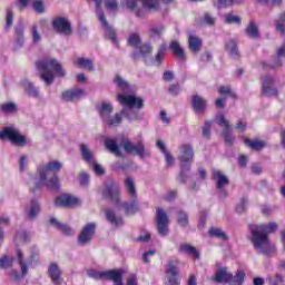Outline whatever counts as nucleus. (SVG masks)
Returning <instances> with one entry per match:
<instances>
[{"label": "nucleus", "instance_id": "59", "mask_svg": "<svg viewBox=\"0 0 285 285\" xmlns=\"http://www.w3.org/2000/svg\"><path fill=\"white\" fill-rule=\"evenodd\" d=\"M263 88H268L275 83V78L273 76H265L262 79Z\"/></svg>", "mask_w": 285, "mask_h": 285}, {"label": "nucleus", "instance_id": "45", "mask_svg": "<svg viewBox=\"0 0 285 285\" xmlns=\"http://www.w3.org/2000/svg\"><path fill=\"white\" fill-rule=\"evenodd\" d=\"M245 144L246 146H248L249 148H252L253 150H262V148H264V141L261 140H250L248 138H245Z\"/></svg>", "mask_w": 285, "mask_h": 285}, {"label": "nucleus", "instance_id": "13", "mask_svg": "<svg viewBox=\"0 0 285 285\" xmlns=\"http://www.w3.org/2000/svg\"><path fill=\"white\" fill-rule=\"evenodd\" d=\"M95 233H97V224L88 223L81 229L78 236V244L79 246H87L92 242V237H95Z\"/></svg>", "mask_w": 285, "mask_h": 285}, {"label": "nucleus", "instance_id": "38", "mask_svg": "<svg viewBox=\"0 0 285 285\" xmlns=\"http://www.w3.org/2000/svg\"><path fill=\"white\" fill-rule=\"evenodd\" d=\"M75 65L79 66V68H85L86 70H95V65L92 63V60L88 58H78Z\"/></svg>", "mask_w": 285, "mask_h": 285}, {"label": "nucleus", "instance_id": "20", "mask_svg": "<svg viewBox=\"0 0 285 285\" xmlns=\"http://www.w3.org/2000/svg\"><path fill=\"white\" fill-rule=\"evenodd\" d=\"M63 168V165L57 160L50 161L47 165L40 166L38 169V175H41V181H46V177L50 176V173H59Z\"/></svg>", "mask_w": 285, "mask_h": 285}, {"label": "nucleus", "instance_id": "23", "mask_svg": "<svg viewBox=\"0 0 285 285\" xmlns=\"http://www.w3.org/2000/svg\"><path fill=\"white\" fill-rule=\"evenodd\" d=\"M191 108L196 115H204L208 108V101L199 95L191 96Z\"/></svg>", "mask_w": 285, "mask_h": 285}, {"label": "nucleus", "instance_id": "4", "mask_svg": "<svg viewBox=\"0 0 285 285\" xmlns=\"http://www.w3.org/2000/svg\"><path fill=\"white\" fill-rule=\"evenodd\" d=\"M127 43L130 48H135L130 53L132 61H139V59H142L146 63L148 61V57L153 55V45L142 43L139 33L129 35Z\"/></svg>", "mask_w": 285, "mask_h": 285}, {"label": "nucleus", "instance_id": "55", "mask_svg": "<svg viewBox=\"0 0 285 285\" xmlns=\"http://www.w3.org/2000/svg\"><path fill=\"white\" fill-rule=\"evenodd\" d=\"M225 23H236L237 26H239V24H242V17L227 14L225 17Z\"/></svg>", "mask_w": 285, "mask_h": 285}, {"label": "nucleus", "instance_id": "48", "mask_svg": "<svg viewBox=\"0 0 285 285\" xmlns=\"http://www.w3.org/2000/svg\"><path fill=\"white\" fill-rule=\"evenodd\" d=\"M203 21L206 23V26H215V23H217V18L210 12H205L203 16Z\"/></svg>", "mask_w": 285, "mask_h": 285}, {"label": "nucleus", "instance_id": "56", "mask_svg": "<svg viewBox=\"0 0 285 285\" xmlns=\"http://www.w3.org/2000/svg\"><path fill=\"white\" fill-rule=\"evenodd\" d=\"M0 108L2 112H14L17 110V105H14V102H7L2 104Z\"/></svg>", "mask_w": 285, "mask_h": 285}, {"label": "nucleus", "instance_id": "41", "mask_svg": "<svg viewBox=\"0 0 285 285\" xmlns=\"http://www.w3.org/2000/svg\"><path fill=\"white\" fill-rule=\"evenodd\" d=\"M166 50H168V46H166V43H161L155 56V61L156 63H158V66H161V62L164 61V57H166Z\"/></svg>", "mask_w": 285, "mask_h": 285}, {"label": "nucleus", "instance_id": "63", "mask_svg": "<svg viewBox=\"0 0 285 285\" xmlns=\"http://www.w3.org/2000/svg\"><path fill=\"white\" fill-rule=\"evenodd\" d=\"M247 126H248V125L246 124V120L239 119L238 122L236 124V130H237L238 132H245Z\"/></svg>", "mask_w": 285, "mask_h": 285}, {"label": "nucleus", "instance_id": "16", "mask_svg": "<svg viewBox=\"0 0 285 285\" xmlns=\"http://www.w3.org/2000/svg\"><path fill=\"white\" fill-rule=\"evenodd\" d=\"M179 262L168 261L167 268L165 271L168 285H179Z\"/></svg>", "mask_w": 285, "mask_h": 285}, {"label": "nucleus", "instance_id": "50", "mask_svg": "<svg viewBox=\"0 0 285 285\" xmlns=\"http://www.w3.org/2000/svg\"><path fill=\"white\" fill-rule=\"evenodd\" d=\"M218 92H219L220 95H225V96H227V97H233L234 99L237 97V94H235V92L233 91V89H230L229 86H222V87H219V88H218Z\"/></svg>", "mask_w": 285, "mask_h": 285}, {"label": "nucleus", "instance_id": "57", "mask_svg": "<svg viewBox=\"0 0 285 285\" xmlns=\"http://www.w3.org/2000/svg\"><path fill=\"white\" fill-rule=\"evenodd\" d=\"M233 6V0H217V10H223V8H230Z\"/></svg>", "mask_w": 285, "mask_h": 285}, {"label": "nucleus", "instance_id": "40", "mask_svg": "<svg viewBox=\"0 0 285 285\" xmlns=\"http://www.w3.org/2000/svg\"><path fill=\"white\" fill-rule=\"evenodd\" d=\"M177 224L180 225L181 228H187L189 220H188V213L185 210L177 212Z\"/></svg>", "mask_w": 285, "mask_h": 285}, {"label": "nucleus", "instance_id": "1", "mask_svg": "<svg viewBox=\"0 0 285 285\" xmlns=\"http://www.w3.org/2000/svg\"><path fill=\"white\" fill-rule=\"evenodd\" d=\"M118 101L124 108L119 114H115L114 117L110 115H112L115 108L110 104L102 102L97 106L100 119H102L109 128L119 126L122 121V117L128 119V121H137L138 119H141V116L139 115V110L144 108V100L141 97L135 95H118Z\"/></svg>", "mask_w": 285, "mask_h": 285}, {"label": "nucleus", "instance_id": "29", "mask_svg": "<svg viewBox=\"0 0 285 285\" xmlns=\"http://www.w3.org/2000/svg\"><path fill=\"white\" fill-rule=\"evenodd\" d=\"M86 91L83 89H75L69 91H63L61 99L62 101H79V98L83 97Z\"/></svg>", "mask_w": 285, "mask_h": 285}, {"label": "nucleus", "instance_id": "64", "mask_svg": "<svg viewBox=\"0 0 285 285\" xmlns=\"http://www.w3.org/2000/svg\"><path fill=\"white\" fill-rule=\"evenodd\" d=\"M90 181V176L86 173L80 174L79 176V183L80 186H88V183Z\"/></svg>", "mask_w": 285, "mask_h": 285}, {"label": "nucleus", "instance_id": "26", "mask_svg": "<svg viewBox=\"0 0 285 285\" xmlns=\"http://www.w3.org/2000/svg\"><path fill=\"white\" fill-rule=\"evenodd\" d=\"M40 213H41V204H39V202L35 199H32L30 202L29 207L24 209V215H27L30 222H35V218L39 217Z\"/></svg>", "mask_w": 285, "mask_h": 285}, {"label": "nucleus", "instance_id": "14", "mask_svg": "<svg viewBox=\"0 0 285 285\" xmlns=\"http://www.w3.org/2000/svg\"><path fill=\"white\" fill-rule=\"evenodd\" d=\"M51 26L58 35H65L66 37L72 35V24H70L68 18L57 17L52 20Z\"/></svg>", "mask_w": 285, "mask_h": 285}, {"label": "nucleus", "instance_id": "21", "mask_svg": "<svg viewBox=\"0 0 285 285\" xmlns=\"http://www.w3.org/2000/svg\"><path fill=\"white\" fill-rule=\"evenodd\" d=\"M55 204L58 208H72V206H77V204H79V198L70 194H62L56 198Z\"/></svg>", "mask_w": 285, "mask_h": 285}, {"label": "nucleus", "instance_id": "35", "mask_svg": "<svg viewBox=\"0 0 285 285\" xmlns=\"http://www.w3.org/2000/svg\"><path fill=\"white\" fill-rule=\"evenodd\" d=\"M245 35L246 37H249V39H259V27H257L255 20L249 21L245 28Z\"/></svg>", "mask_w": 285, "mask_h": 285}, {"label": "nucleus", "instance_id": "22", "mask_svg": "<svg viewBox=\"0 0 285 285\" xmlns=\"http://www.w3.org/2000/svg\"><path fill=\"white\" fill-rule=\"evenodd\" d=\"M48 188V190H59V177L53 175L49 180L48 177L41 181V174H38V180L36 181V188Z\"/></svg>", "mask_w": 285, "mask_h": 285}, {"label": "nucleus", "instance_id": "19", "mask_svg": "<svg viewBox=\"0 0 285 285\" xmlns=\"http://www.w3.org/2000/svg\"><path fill=\"white\" fill-rule=\"evenodd\" d=\"M216 121L218 126L224 128L222 135L224 137L225 144L227 146H233V144H235V137L230 136V132L228 131V129L230 128V122L226 120V116L224 115L216 116Z\"/></svg>", "mask_w": 285, "mask_h": 285}, {"label": "nucleus", "instance_id": "37", "mask_svg": "<svg viewBox=\"0 0 285 285\" xmlns=\"http://www.w3.org/2000/svg\"><path fill=\"white\" fill-rule=\"evenodd\" d=\"M190 170V164H180V173L176 178L178 184H186L188 179V173Z\"/></svg>", "mask_w": 285, "mask_h": 285}, {"label": "nucleus", "instance_id": "7", "mask_svg": "<svg viewBox=\"0 0 285 285\" xmlns=\"http://www.w3.org/2000/svg\"><path fill=\"white\" fill-rule=\"evenodd\" d=\"M246 273H244V271L242 269H239L236 275L233 276V273L228 271V267L219 266L216 269L213 282H216V284L243 285Z\"/></svg>", "mask_w": 285, "mask_h": 285}, {"label": "nucleus", "instance_id": "34", "mask_svg": "<svg viewBox=\"0 0 285 285\" xmlns=\"http://www.w3.org/2000/svg\"><path fill=\"white\" fill-rule=\"evenodd\" d=\"M22 86L24 88V92L32 97L33 99H39V89L32 83L30 80H23Z\"/></svg>", "mask_w": 285, "mask_h": 285}, {"label": "nucleus", "instance_id": "58", "mask_svg": "<svg viewBox=\"0 0 285 285\" xmlns=\"http://www.w3.org/2000/svg\"><path fill=\"white\" fill-rule=\"evenodd\" d=\"M206 219H208V210L200 212L199 223H198L199 228L206 227Z\"/></svg>", "mask_w": 285, "mask_h": 285}, {"label": "nucleus", "instance_id": "11", "mask_svg": "<svg viewBox=\"0 0 285 285\" xmlns=\"http://www.w3.org/2000/svg\"><path fill=\"white\" fill-rule=\"evenodd\" d=\"M80 153L82 155L83 161H86L89 166L92 167V170L96 173V175L101 176L104 173H106V169L99 164H97V160L95 159V154L90 148H88V145L81 144L80 145Z\"/></svg>", "mask_w": 285, "mask_h": 285}, {"label": "nucleus", "instance_id": "51", "mask_svg": "<svg viewBox=\"0 0 285 285\" xmlns=\"http://www.w3.org/2000/svg\"><path fill=\"white\" fill-rule=\"evenodd\" d=\"M14 21V13L12 9H7V17H6V30H10L12 28V22Z\"/></svg>", "mask_w": 285, "mask_h": 285}, {"label": "nucleus", "instance_id": "62", "mask_svg": "<svg viewBox=\"0 0 285 285\" xmlns=\"http://www.w3.org/2000/svg\"><path fill=\"white\" fill-rule=\"evenodd\" d=\"M285 21H282V16H279V19L275 21L276 30L281 32V35H285Z\"/></svg>", "mask_w": 285, "mask_h": 285}, {"label": "nucleus", "instance_id": "24", "mask_svg": "<svg viewBox=\"0 0 285 285\" xmlns=\"http://www.w3.org/2000/svg\"><path fill=\"white\" fill-rule=\"evenodd\" d=\"M195 158V151L193 150V146L185 144L180 146V154L178 159L180 164H190Z\"/></svg>", "mask_w": 285, "mask_h": 285}, {"label": "nucleus", "instance_id": "46", "mask_svg": "<svg viewBox=\"0 0 285 285\" xmlns=\"http://www.w3.org/2000/svg\"><path fill=\"white\" fill-rule=\"evenodd\" d=\"M115 83H116L117 88H119L122 92H128V90L130 88L128 82L126 80H124V78H121L120 76H116Z\"/></svg>", "mask_w": 285, "mask_h": 285}, {"label": "nucleus", "instance_id": "25", "mask_svg": "<svg viewBox=\"0 0 285 285\" xmlns=\"http://www.w3.org/2000/svg\"><path fill=\"white\" fill-rule=\"evenodd\" d=\"M62 272L59 264L51 263L48 267V276L55 285H61L63 279L61 278Z\"/></svg>", "mask_w": 285, "mask_h": 285}, {"label": "nucleus", "instance_id": "43", "mask_svg": "<svg viewBox=\"0 0 285 285\" xmlns=\"http://www.w3.org/2000/svg\"><path fill=\"white\" fill-rule=\"evenodd\" d=\"M179 253H187L188 255H193L194 257H199V253L197 252V248L188 244L180 245Z\"/></svg>", "mask_w": 285, "mask_h": 285}, {"label": "nucleus", "instance_id": "28", "mask_svg": "<svg viewBox=\"0 0 285 285\" xmlns=\"http://www.w3.org/2000/svg\"><path fill=\"white\" fill-rule=\"evenodd\" d=\"M105 217L107 222L111 224V226H115L116 228H119V226H124V218L117 217V213H115V209H105Z\"/></svg>", "mask_w": 285, "mask_h": 285}, {"label": "nucleus", "instance_id": "5", "mask_svg": "<svg viewBox=\"0 0 285 285\" xmlns=\"http://www.w3.org/2000/svg\"><path fill=\"white\" fill-rule=\"evenodd\" d=\"M125 188L127 195H129V200L118 205V208L124 210L126 215H135V213H139V200L137 196V187L135 186L132 177H127L125 179Z\"/></svg>", "mask_w": 285, "mask_h": 285}, {"label": "nucleus", "instance_id": "52", "mask_svg": "<svg viewBox=\"0 0 285 285\" xmlns=\"http://www.w3.org/2000/svg\"><path fill=\"white\" fill-rule=\"evenodd\" d=\"M267 282L269 285H281L284 284V276L282 274H275L274 277H268Z\"/></svg>", "mask_w": 285, "mask_h": 285}, {"label": "nucleus", "instance_id": "27", "mask_svg": "<svg viewBox=\"0 0 285 285\" xmlns=\"http://www.w3.org/2000/svg\"><path fill=\"white\" fill-rule=\"evenodd\" d=\"M212 178L214 179V181H216L217 189L225 188V186H228L230 184L228 176L224 175V173L219 171L218 169H213Z\"/></svg>", "mask_w": 285, "mask_h": 285}, {"label": "nucleus", "instance_id": "54", "mask_svg": "<svg viewBox=\"0 0 285 285\" xmlns=\"http://www.w3.org/2000/svg\"><path fill=\"white\" fill-rule=\"evenodd\" d=\"M263 95H265V97H277L278 91L277 88L275 87H263Z\"/></svg>", "mask_w": 285, "mask_h": 285}, {"label": "nucleus", "instance_id": "17", "mask_svg": "<svg viewBox=\"0 0 285 285\" xmlns=\"http://www.w3.org/2000/svg\"><path fill=\"white\" fill-rule=\"evenodd\" d=\"M168 215L166 212L161 208L156 209V224H157V230L158 234H160L161 237H166L168 235Z\"/></svg>", "mask_w": 285, "mask_h": 285}, {"label": "nucleus", "instance_id": "18", "mask_svg": "<svg viewBox=\"0 0 285 285\" xmlns=\"http://www.w3.org/2000/svg\"><path fill=\"white\" fill-rule=\"evenodd\" d=\"M0 139H9V141H12L16 146H23L26 144V138L10 127L4 128V130L0 132Z\"/></svg>", "mask_w": 285, "mask_h": 285}, {"label": "nucleus", "instance_id": "9", "mask_svg": "<svg viewBox=\"0 0 285 285\" xmlns=\"http://www.w3.org/2000/svg\"><path fill=\"white\" fill-rule=\"evenodd\" d=\"M96 1V14L101 22V26L105 28V37L106 39H110L114 46L119 48V40H117V31L110 24H108V20H106V14L104 10H101V3L104 0H95Z\"/></svg>", "mask_w": 285, "mask_h": 285}, {"label": "nucleus", "instance_id": "53", "mask_svg": "<svg viewBox=\"0 0 285 285\" xmlns=\"http://www.w3.org/2000/svg\"><path fill=\"white\" fill-rule=\"evenodd\" d=\"M212 127H213V121L206 120L203 126V137H205V139H210V128Z\"/></svg>", "mask_w": 285, "mask_h": 285}, {"label": "nucleus", "instance_id": "39", "mask_svg": "<svg viewBox=\"0 0 285 285\" xmlns=\"http://www.w3.org/2000/svg\"><path fill=\"white\" fill-rule=\"evenodd\" d=\"M208 233L210 237H216L217 239H222L223 242H228V235H226L222 230V228L212 227Z\"/></svg>", "mask_w": 285, "mask_h": 285}, {"label": "nucleus", "instance_id": "49", "mask_svg": "<svg viewBox=\"0 0 285 285\" xmlns=\"http://www.w3.org/2000/svg\"><path fill=\"white\" fill-rule=\"evenodd\" d=\"M33 10L38 14H43L46 12V6L43 4V0H35L33 1Z\"/></svg>", "mask_w": 285, "mask_h": 285}, {"label": "nucleus", "instance_id": "47", "mask_svg": "<svg viewBox=\"0 0 285 285\" xmlns=\"http://www.w3.org/2000/svg\"><path fill=\"white\" fill-rule=\"evenodd\" d=\"M14 263V257L12 256H2L0 257V268H11L12 264Z\"/></svg>", "mask_w": 285, "mask_h": 285}, {"label": "nucleus", "instance_id": "44", "mask_svg": "<svg viewBox=\"0 0 285 285\" xmlns=\"http://www.w3.org/2000/svg\"><path fill=\"white\" fill-rule=\"evenodd\" d=\"M164 35V26H153L149 29L150 39H159Z\"/></svg>", "mask_w": 285, "mask_h": 285}, {"label": "nucleus", "instance_id": "42", "mask_svg": "<svg viewBox=\"0 0 285 285\" xmlns=\"http://www.w3.org/2000/svg\"><path fill=\"white\" fill-rule=\"evenodd\" d=\"M105 8L108 12L117 14L119 12V2L117 0H105Z\"/></svg>", "mask_w": 285, "mask_h": 285}, {"label": "nucleus", "instance_id": "61", "mask_svg": "<svg viewBox=\"0 0 285 285\" xmlns=\"http://www.w3.org/2000/svg\"><path fill=\"white\" fill-rule=\"evenodd\" d=\"M32 41L33 43H39V41H41V35L39 33L37 26L32 27Z\"/></svg>", "mask_w": 285, "mask_h": 285}, {"label": "nucleus", "instance_id": "10", "mask_svg": "<svg viewBox=\"0 0 285 285\" xmlns=\"http://www.w3.org/2000/svg\"><path fill=\"white\" fill-rule=\"evenodd\" d=\"M105 279L114 282V285H124V269L105 271ZM126 285H139L137 275L130 274L127 278Z\"/></svg>", "mask_w": 285, "mask_h": 285}, {"label": "nucleus", "instance_id": "36", "mask_svg": "<svg viewBox=\"0 0 285 285\" xmlns=\"http://www.w3.org/2000/svg\"><path fill=\"white\" fill-rule=\"evenodd\" d=\"M188 46L189 50H191L194 55H197V52L202 50V39H199L197 36H189Z\"/></svg>", "mask_w": 285, "mask_h": 285}, {"label": "nucleus", "instance_id": "6", "mask_svg": "<svg viewBox=\"0 0 285 285\" xmlns=\"http://www.w3.org/2000/svg\"><path fill=\"white\" fill-rule=\"evenodd\" d=\"M173 0H163L164 3H170ZM126 6L136 17H144L146 10L155 12L159 10V0H126Z\"/></svg>", "mask_w": 285, "mask_h": 285}, {"label": "nucleus", "instance_id": "31", "mask_svg": "<svg viewBox=\"0 0 285 285\" xmlns=\"http://www.w3.org/2000/svg\"><path fill=\"white\" fill-rule=\"evenodd\" d=\"M225 50L232 59H239V48L237 47V41L234 39H230L225 43Z\"/></svg>", "mask_w": 285, "mask_h": 285}, {"label": "nucleus", "instance_id": "2", "mask_svg": "<svg viewBox=\"0 0 285 285\" xmlns=\"http://www.w3.org/2000/svg\"><path fill=\"white\" fill-rule=\"evenodd\" d=\"M277 228H279V226L275 222L269 224L249 225V239L257 253H261L262 255L268 253V249L271 248V238L268 235H273Z\"/></svg>", "mask_w": 285, "mask_h": 285}, {"label": "nucleus", "instance_id": "8", "mask_svg": "<svg viewBox=\"0 0 285 285\" xmlns=\"http://www.w3.org/2000/svg\"><path fill=\"white\" fill-rule=\"evenodd\" d=\"M120 147L127 153V155H136L140 159L150 157V151L146 149L144 141L139 140L136 145L129 138H122L120 140Z\"/></svg>", "mask_w": 285, "mask_h": 285}, {"label": "nucleus", "instance_id": "33", "mask_svg": "<svg viewBox=\"0 0 285 285\" xmlns=\"http://www.w3.org/2000/svg\"><path fill=\"white\" fill-rule=\"evenodd\" d=\"M49 222L51 226H55L57 230H60V233H63V235H67V237H70V235H73L75 233L70 226L59 223V220H57L55 217L50 218Z\"/></svg>", "mask_w": 285, "mask_h": 285}, {"label": "nucleus", "instance_id": "15", "mask_svg": "<svg viewBox=\"0 0 285 285\" xmlns=\"http://www.w3.org/2000/svg\"><path fill=\"white\" fill-rule=\"evenodd\" d=\"M104 199H109L114 204H119V186L117 183L109 180L105 183V188L102 189Z\"/></svg>", "mask_w": 285, "mask_h": 285}, {"label": "nucleus", "instance_id": "12", "mask_svg": "<svg viewBox=\"0 0 285 285\" xmlns=\"http://www.w3.org/2000/svg\"><path fill=\"white\" fill-rule=\"evenodd\" d=\"M16 253H17L16 262H18V264L20 266L21 273L13 269L11 272V277H12L13 282H19V279H23V277H26L28 275L29 267H28V261H26V255H23V252L21 249H17Z\"/></svg>", "mask_w": 285, "mask_h": 285}, {"label": "nucleus", "instance_id": "60", "mask_svg": "<svg viewBox=\"0 0 285 285\" xmlns=\"http://www.w3.org/2000/svg\"><path fill=\"white\" fill-rule=\"evenodd\" d=\"M88 275L89 277H92V279H105L106 272L91 271L88 273Z\"/></svg>", "mask_w": 285, "mask_h": 285}, {"label": "nucleus", "instance_id": "30", "mask_svg": "<svg viewBox=\"0 0 285 285\" xmlns=\"http://www.w3.org/2000/svg\"><path fill=\"white\" fill-rule=\"evenodd\" d=\"M169 50L174 53L178 61H186V51L181 48L179 41L174 40L169 43Z\"/></svg>", "mask_w": 285, "mask_h": 285}, {"label": "nucleus", "instance_id": "3", "mask_svg": "<svg viewBox=\"0 0 285 285\" xmlns=\"http://www.w3.org/2000/svg\"><path fill=\"white\" fill-rule=\"evenodd\" d=\"M36 66L40 72V79L45 81L46 86H52L56 77H66V69L61 66V62L47 58L36 62Z\"/></svg>", "mask_w": 285, "mask_h": 285}, {"label": "nucleus", "instance_id": "32", "mask_svg": "<svg viewBox=\"0 0 285 285\" xmlns=\"http://www.w3.org/2000/svg\"><path fill=\"white\" fill-rule=\"evenodd\" d=\"M105 147L107 150H109V153H111L112 155H116V157H124V153H121V149L117 144V140L110 139V138L106 139Z\"/></svg>", "mask_w": 285, "mask_h": 285}]
</instances>
